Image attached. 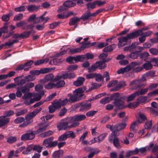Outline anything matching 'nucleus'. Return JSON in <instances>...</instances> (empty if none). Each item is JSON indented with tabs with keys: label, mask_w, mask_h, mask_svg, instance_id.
I'll use <instances>...</instances> for the list:
<instances>
[{
	"label": "nucleus",
	"mask_w": 158,
	"mask_h": 158,
	"mask_svg": "<svg viewBox=\"0 0 158 158\" xmlns=\"http://www.w3.org/2000/svg\"><path fill=\"white\" fill-rule=\"evenodd\" d=\"M116 47V45L114 44H112L108 47H105L103 51L104 52H110L112 51Z\"/></svg>",
	"instance_id": "obj_35"
},
{
	"label": "nucleus",
	"mask_w": 158,
	"mask_h": 158,
	"mask_svg": "<svg viewBox=\"0 0 158 158\" xmlns=\"http://www.w3.org/2000/svg\"><path fill=\"white\" fill-rule=\"evenodd\" d=\"M31 31H25L21 34V38L25 39L28 37L30 35Z\"/></svg>",
	"instance_id": "obj_50"
},
{
	"label": "nucleus",
	"mask_w": 158,
	"mask_h": 158,
	"mask_svg": "<svg viewBox=\"0 0 158 158\" xmlns=\"http://www.w3.org/2000/svg\"><path fill=\"white\" fill-rule=\"evenodd\" d=\"M40 6H37L34 5H28L27 6L28 11L30 12H33L38 10Z\"/></svg>",
	"instance_id": "obj_19"
},
{
	"label": "nucleus",
	"mask_w": 158,
	"mask_h": 158,
	"mask_svg": "<svg viewBox=\"0 0 158 158\" xmlns=\"http://www.w3.org/2000/svg\"><path fill=\"white\" fill-rule=\"evenodd\" d=\"M150 53L153 55H157L158 54V50L156 48H152L149 49Z\"/></svg>",
	"instance_id": "obj_61"
},
{
	"label": "nucleus",
	"mask_w": 158,
	"mask_h": 158,
	"mask_svg": "<svg viewBox=\"0 0 158 158\" xmlns=\"http://www.w3.org/2000/svg\"><path fill=\"white\" fill-rule=\"evenodd\" d=\"M140 35V34L138 30H137L135 32L128 34L126 36L128 40L137 38Z\"/></svg>",
	"instance_id": "obj_16"
},
{
	"label": "nucleus",
	"mask_w": 158,
	"mask_h": 158,
	"mask_svg": "<svg viewBox=\"0 0 158 158\" xmlns=\"http://www.w3.org/2000/svg\"><path fill=\"white\" fill-rule=\"evenodd\" d=\"M137 96H139L136 91L132 94L128 96L127 98V101L128 102L133 101L135 98Z\"/></svg>",
	"instance_id": "obj_42"
},
{
	"label": "nucleus",
	"mask_w": 158,
	"mask_h": 158,
	"mask_svg": "<svg viewBox=\"0 0 158 158\" xmlns=\"http://www.w3.org/2000/svg\"><path fill=\"white\" fill-rule=\"evenodd\" d=\"M17 140V138L15 136H11L7 138L6 142L9 143H13Z\"/></svg>",
	"instance_id": "obj_44"
},
{
	"label": "nucleus",
	"mask_w": 158,
	"mask_h": 158,
	"mask_svg": "<svg viewBox=\"0 0 158 158\" xmlns=\"http://www.w3.org/2000/svg\"><path fill=\"white\" fill-rule=\"evenodd\" d=\"M23 18V15L21 13H19L15 16L13 19L14 21H17L21 20Z\"/></svg>",
	"instance_id": "obj_48"
},
{
	"label": "nucleus",
	"mask_w": 158,
	"mask_h": 158,
	"mask_svg": "<svg viewBox=\"0 0 158 158\" xmlns=\"http://www.w3.org/2000/svg\"><path fill=\"white\" fill-rule=\"evenodd\" d=\"M84 150L87 152H90L88 156V158H92L95 154H98L100 152V151L97 148H94L89 147H85Z\"/></svg>",
	"instance_id": "obj_5"
},
{
	"label": "nucleus",
	"mask_w": 158,
	"mask_h": 158,
	"mask_svg": "<svg viewBox=\"0 0 158 158\" xmlns=\"http://www.w3.org/2000/svg\"><path fill=\"white\" fill-rule=\"evenodd\" d=\"M35 137V134L31 130H28L26 133L23 134L21 136V139L23 141L32 140Z\"/></svg>",
	"instance_id": "obj_4"
},
{
	"label": "nucleus",
	"mask_w": 158,
	"mask_h": 158,
	"mask_svg": "<svg viewBox=\"0 0 158 158\" xmlns=\"http://www.w3.org/2000/svg\"><path fill=\"white\" fill-rule=\"evenodd\" d=\"M90 16H91L90 13L89 11H88L81 16V19H82L83 20H85L88 19Z\"/></svg>",
	"instance_id": "obj_51"
},
{
	"label": "nucleus",
	"mask_w": 158,
	"mask_h": 158,
	"mask_svg": "<svg viewBox=\"0 0 158 158\" xmlns=\"http://www.w3.org/2000/svg\"><path fill=\"white\" fill-rule=\"evenodd\" d=\"M110 98V101L114 100V101H116L119 99H122L123 98L122 97H120L119 94L118 93L111 95Z\"/></svg>",
	"instance_id": "obj_29"
},
{
	"label": "nucleus",
	"mask_w": 158,
	"mask_h": 158,
	"mask_svg": "<svg viewBox=\"0 0 158 158\" xmlns=\"http://www.w3.org/2000/svg\"><path fill=\"white\" fill-rule=\"evenodd\" d=\"M85 59V55H79L75 57V63H77L79 61L83 62Z\"/></svg>",
	"instance_id": "obj_41"
},
{
	"label": "nucleus",
	"mask_w": 158,
	"mask_h": 158,
	"mask_svg": "<svg viewBox=\"0 0 158 158\" xmlns=\"http://www.w3.org/2000/svg\"><path fill=\"white\" fill-rule=\"evenodd\" d=\"M53 77L54 76L52 74H47L45 76L42 80H40V82L43 84L44 83L49 81H54Z\"/></svg>",
	"instance_id": "obj_10"
},
{
	"label": "nucleus",
	"mask_w": 158,
	"mask_h": 158,
	"mask_svg": "<svg viewBox=\"0 0 158 158\" xmlns=\"http://www.w3.org/2000/svg\"><path fill=\"white\" fill-rule=\"evenodd\" d=\"M70 117L67 118L62 120L57 125V127L59 131L61 130H68L70 128L78 126L79 123L75 122L73 123L70 121Z\"/></svg>",
	"instance_id": "obj_1"
},
{
	"label": "nucleus",
	"mask_w": 158,
	"mask_h": 158,
	"mask_svg": "<svg viewBox=\"0 0 158 158\" xmlns=\"http://www.w3.org/2000/svg\"><path fill=\"white\" fill-rule=\"evenodd\" d=\"M75 5V3H73L70 0L66 1L64 2L63 4V6L66 8L73 6Z\"/></svg>",
	"instance_id": "obj_23"
},
{
	"label": "nucleus",
	"mask_w": 158,
	"mask_h": 158,
	"mask_svg": "<svg viewBox=\"0 0 158 158\" xmlns=\"http://www.w3.org/2000/svg\"><path fill=\"white\" fill-rule=\"evenodd\" d=\"M34 84L32 82H29L26 83L24 86L19 87L17 88L16 95L17 97H20L22 95V93L29 92L30 89L33 87Z\"/></svg>",
	"instance_id": "obj_2"
},
{
	"label": "nucleus",
	"mask_w": 158,
	"mask_h": 158,
	"mask_svg": "<svg viewBox=\"0 0 158 158\" xmlns=\"http://www.w3.org/2000/svg\"><path fill=\"white\" fill-rule=\"evenodd\" d=\"M138 154V148H136L135 150L130 151L127 152L126 153V155L125 156L127 157H129L131 156L137 155Z\"/></svg>",
	"instance_id": "obj_32"
},
{
	"label": "nucleus",
	"mask_w": 158,
	"mask_h": 158,
	"mask_svg": "<svg viewBox=\"0 0 158 158\" xmlns=\"http://www.w3.org/2000/svg\"><path fill=\"white\" fill-rule=\"evenodd\" d=\"M48 126V125H45L43 123H41L39 124L36 127L38 129L36 131H35V133L38 134L40 132L45 131Z\"/></svg>",
	"instance_id": "obj_12"
},
{
	"label": "nucleus",
	"mask_w": 158,
	"mask_h": 158,
	"mask_svg": "<svg viewBox=\"0 0 158 158\" xmlns=\"http://www.w3.org/2000/svg\"><path fill=\"white\" fill-rule=\"evenodd\" d=\"M139 117L137 120V121L139 123H142L147 120L146 116L143 114L139 113Z\"/></svg>",
	"instance_id": "obj_34"
},
{
	"label": "nucleus",
	"mask_w": 158,
	"mask_h": 158,
	"mask_svg": "<svg viewBox=\"0 0 158 158\" xmlns=\"http://www.w3.org/2000/svg\"><path fill=\"white\" fill-rule=\"evenodd\" d=\"M110 101V98L107 97L102 99L100 101V102L102 104H106L109 103Z\"/></svg>",
	"instance_id": "obj_58"
},
{
	"label": "nucleus",
	"mask_w": 158,
	"mask_h": 158,
	"mask_svg": "<svg viewBox=\"0 0 158 158\" xmlns=\"http://www.w3.org/2000/svg\"><path fill=\"white\" fill-rule=\"evenodd\" d=\"M33 151H36L39 153L41 152L43 147L39 145H33Z\"/></svg>",
	"instance_id": "obj_57"
},
{
	"label": "nucleus",
	"mask_w": 158,
	"mask_h": 158,
	"mask_svg": "<svg viewBox=\"0 0 158 158\" xmlns=\"http://www.w3.org/2000/svg\"><path fill=\"white\" fill-rule=\"evenodd\" d=\"M98 68L97 65V63L96 62L94 64H92L90 67L88 69L89 72H93L96 70L97 68Z\"/></svg>",
	"instance_id": "obj_45"
},
{
	"label": "nucleus",
	"mask_w": 158,
	"mask_h": 158,
	"mask_svg": "<svg viewBox=\"0 0 158 158\" xmlns=\"http://www.w3.org/2000/svg\"><path fill=\"white\" fill-rule=\"evenodd\" d=\"M80 20L81 18H78L77 17L75 16L73 17L70 19L69 25L70 26L73 25Z\"/></svg>",
	"instance_id": "obj_25"
},
{
	"label": "nucleus",
	"mask_w": 158,
	"mask_h": 158,
	"mask_svg": "<svg viewBox=\"0 0 158 158\" xmlns=\"http://www.w3.org/2000/svg\"><path fill=\"white\" fill-rule=\"evenodd\" d=\"M24 120L25 119L23 117H19L15 119L14 121V123L15 124H19L24 122Z\"/></svg>",
	"instance_id": "obj_55"
},
{
	"label": "nucleus",
	"mask_w": 158,
	"mask_h": 158,
	"mask_svg": "<svg viewBox=\"0 0 158 158\" xmlns=\"http://www.w3.org/2000/svg\"><path fill=\"white\" fill-rule=\"evenodd\" d=\"M128 56L132 59H136L139 56V53L137 52H132Z\"/></svg>",
	"instance_id": "obj_46"
},
{
	"label": "nucleus",
	"mask_w": 158,
	"mask_h": 158,
	"mask_svg": "<svg viewBox=\"0 0 158 158\" xmlns=\"http://www.w3.org/2000/svg\"><path fill=\"white\" fill-rule=\"evenodd\" d=\"M14 113V111L11 110L6 111L3 113V116L6 118H7V117H10Z\"/></svg>",
	"instance_id": "obj_56"
},
{
	"label": "nucleus",
	"mask_w": 158,
	"mask_h": 158,
	"mask_svg": "<svg viewBox=\"0 0 158 158\" xmlns=\"http://www.w3.org/2000/svg\"><path fill=\"white\" fill-rule=\"evenodd\" d=\"M81 43L82 44V45L80 47L81 51L85 48H88L90 46H93L95 44V42L91 43L90 42H88V43H84V42H82Z\"/></svg>",
	"instance_id": "obj_20"
},
{
	"label": "nucleus",
	"mask_w": 158,
	"mask_h": 158,
	"mask_svg": "<svg viewBox=\"0 0 158 158\" xmlns=\"http://www.w3.org/2000/svg\"><path fill=\"white\" fill-rule=\"evenodd\" d=\"M27 23L25 21H22L16 23V26L17 27H22V29H23V27H24L26 25Z\"/></svg>",
	"instance_id": "obj_62"
},
{
	"label": "nucleus",
	"mask_w": 158,
	"mask_h": 158,
	"mask_svg": "<svg viewBox=\"0 0 158 158\" xmlns=\"http://www.w3.org/2000/svg\"><path fill=\"white\" fill-rule=\"evenodd\" d=\"M44 88L46 89H51L56 87L55 84L52 83H49L44 86Z\"/></svg>",
	"instance_id": "obj_60"
},
{
	"label": "nucleus",
	"mask_w": 158,
	"mask_h": 158,
	"mask_svg": "<svg viewBox=\"0 0 158 158\" xmlns=\"http://www.w3.org/2000/svg\"><path fill=\"white\" fill-rule=\"evenodd\" d=\"M68 96L69 97V102L71 103H73L78 101L74 94H73V95L71 94H68Z\"/></svg>",
	"instance_id": "obj_37"
},
{
	"label": "nucleus",
	"mask_w": 158,
	"mask_h": 158,
	"mask_svg": "<svg viewBox=\"0 0 158 158\" xmlns=\"http://www.w3.org/2000/svg\"><path fill=\"white\" fill-rule=\"evenodd\" d=\"M23 76H18L14 78V80L17 85H22L26 83L24 78H22Z\"/></svg>",
	"instance_id": "obj_13"
},
{
	"label": "nucleus",
	"mask_w": 158,
	"mask_h": 158,
	"mask_svg": "<svg viewBox=\"0 0 158 158\" xmlns=\"http://www.w3.org/2000/svg\"><path fill=\"white\" fill-rule=\"evenodd\" d=\"M33 151V145H30L26 148L25 151H24L23 152L24 154H28L31 152Z\"/></svg>",
	"instance_id": "obj_43"
},
{
	"label": "nucleus",
	"mask_w": 158,
	"mask_h": 158,
	"mask_svg": "<svg viewBox=\"0 0 158 158\" xmlns=\"http://www.w3.org/2000/svg\"><path fill=\"white\" fill-rule=\"evenodd\" d=\"M64 133L67 138L70 137L74 138L75 137L74 133L72 131H69L66 132Z\"/></svg>",
	"instance_id": "obj_47"
},
{
	"label": "nucleus",
	"mask_w": 158,
	"mask_h": 158,
	"mask_svg": "<svg viewBox=\"0 0 158 158\" xmlns=\"http://www.w3.org/2000/svg\"><path fill=\"white\" fill-rule=\"evenodd\" d=\"M139 105V103L138 102H131L129 104L127 107L131 109H134L137 107Z\"/></svg>",
	"instance_id": "obj_52"
},
{
	"label": "nucleus",
	"mask_w": 158,
	"mask_h": 158,
	"mask_svg": "<svg viewBox=\"0 0 158 158\" xmlns=\"http://www.w3.org/2000/svg\"><path fill=\"white\" fill-rule=\"evenodd\" d=\"M118 39L119 40L118 45L120 46H123L125 45L128 40L127 36L118 38Z\"/></svg>",
	"instance_id": "obj_17"
},
{
	"label": "nucleus",
	"mask_w": 158,
	"mask_h": 158,
	"mask_svg": "<svg viewBox=\"0 0 158 158\" xmlns=\"http://www.w3.org/2000/svg\"><path fill=\"white\" fill-rule=\"evenodd\" d=\"M126 85V84L124 81H121L116 86L114 89H113V90L111 89V91L118 90L121 88L124 87Z\"/></svg>",
	"instance_id": "obj_24"
},
{
	"label": "nucleus",
	"mask_w": 158,
	"mask_h": 158,
	"mask_svg": "<svg viewBox=\"0 0 158 158\" xmlns=\"http://www.w3.org/2000/svg\"><path fill=\"white\" fill-rule=\"evenodd\" d=\"M137 45L136 43H132L130 45L125 47L124 48V51H131L136 47Z\"/></svg>",
	"instance_id": "obj_33"
},
{
	"label": "nucleus",
	"mask_w": 158,
	"mask_h": 158,
	"mask_svg": "<svg viewBox=\"0 0 158 158\" xmlns=\"http://www.w3.org/2000/svg\"><path fill=\"white\" fill-rule=\"evenodd\" d=\"M25 6H21L14 9V11L16 12H23L26 10Z\"/></svg>",
	"instance_id": "obj_49"
},
{
	"label": "nucleus",
	"mask_w": 158,
	"mask_h": 158,
	"mask_svg": "<svg viewBox=\"0 0 158 158\" xmlns=\"http://www.w3.org/2000/svg\"><path fill=\"white\" fill-rule=\"evenodd\" d=\"M64 75V72L62 71L60 73L55 77L54 79V81H57L60 80L61 79H65Z\"/></svg>",
	"instance_id": "obj_31"
},
{
	"label": "nucleus",
	"mask_w": 158,
	"mask_h": 158,
	"mask_svg": "<svg viewBox=\"0 0 158 158\" xmlns=\"http://www.w3.org/2000/svg\"><path fill=\"white\" fill-rule=\"evenodd\" d=\"M42 110L41 108H37L35 109L32 112L28 114L25 116V118L27 122H31L32 123L33 120L32 119L40 111Z\"/></svg>",
	"instance_id": "obj_6"
},
{
	"label": "nucleus",
	"mask_w": 158,
	"mask_h": 158,
	"mask_svg": "<svg viewBox=\"0 0 158 158\" xmlns=\"http://www.w3.org/2000/svg\"><path fill=\"white\" fill-rule=\"evenodd\" d=\"M85 87L79 88L75 89L73 92V94L78 101L81 100L83 96V93L85 90Z\"/></svg>",
	"instance_id": "obj_7"
},
{
	"label": "nucleus",
	"mask_w": 158,
	"mask_h": 158,
	"mask_svg": "<svg viewBox=\"0 0 158 158\" xmlns=\"http://www.w3.org/2000/svg\"><path fill=\"white\" fill-rule=\"evenodd\" d=\"M53 133V132L51 131H47L41 134L42 137L45 138L49 136L52 135Z\"/></svg>",
	"instance_id": "obj_59"
},
{
	"label": "nucleus",
	"mask_w": 158,
	"mask_h": 158,
	"mask_svg": "<svg viewBox=\"0 0 158 158\" xmlns=\"http://www.w3.org/2000/svg\"><path fill=\"white\" fill-rule=\"evenodd\" d=\"M130 85H134L135 87V89L140 88L142 86L140 80H135L131 82Z\"/></svg>",
	"instance_id": "obj_15"
},
{
	"label": "nucleus",
	"mask_w": 158,
	"mask_h": 158,
	"mask_svg": "<svg viewBox=\"0 0 158 158\" xmlns=\"http://www.w3.org/2000/svg\"><path fill=\"white\" fill-rule=\"evenodd\" d=\"M27 110L26 109L22 110L20 111H18L15 113L16 116H19L23 115L27 112Z\"/></svg>",
	"instance_id": "obj_54"
},
{
	"label": "nucleus",
	"mask_w": 158,
	"mask_h": 158,
	"mask_svg": "<svg viewBox=\"0 0 158 158\" xmlns=\"http://www.w3.org/2000/svg\"><path fill=\"white\" fill-rule=\"evenodd\" d=\"M96 62L98 67L100 69H103L106 67L105 64L106 60L98 61Z\"/></svg>",
	"instance_id": "obj_30"
},
{
	"label": "nucleus",
	"mask_w": 158,
	"mask_h": 158,
	"mask_svg": "<svg viewBox=\"0 0 158 158\" xmlns=\"http://www.w3.org/2000/svg\"><path fill=\"white\" fill-rule=\"evenodd\" d=\"M94 77L95 78L96 81L98 82L101 81L103 79L102 76L99 73L96 74L95 73V76Z\"/></svg>",
	"instance_id": "obj_64"
},
{
	"label": "nucleus",
	"mask_w": 158,
	"mask_h": 158,
	"mask_svg": "<svg viewBox=\"0 0 158 158\" xmlns=\"http://www.w3.org/2000/svg\"><path fill=\"white\" fill-rule=\"evenodd\" d=\"M81 51L80 48L70 49L69 52L70 54H73L77 52H80Z\"/></svg>",
	"instance_id": "obj_63"
},
{
	"label": "nucleus",
	"mask_w": 158,
	"mask_h": 158,
	"mask_svg": "<svg viewBox=\"0 0 158 158\" xmlns=\"http://www.w3.org/2000/svg\"><path fill=\"white\" fill-rule=\"evenodd\" d=\"M143 68L146 70H149L151 69L152 67V65L150 62H146L143 65Z\"/></svg>",
	"instance_id": "obj_39"
},
{
	"label": "nucleus",
	"mask_w": 158,
	"mask_h": 158,
	"mask_svg": "<svg viewBox=\"0 0 158 158\" xmlns=\"http://www.w3.org/2000/svg\"><path fill=\"white\" fill-rule=\"evenodd\" d=\"M10 118L3 115L0 116V127L5 126L10 122Z\"/></svg>",
	"instance_id": "obj_11"
},
{
	"label": "nucleus",
	"mask_w": 158,
	"mask_h": 158,
	"mask_svg": "<svg viewBox=\"0 0 158 158\" xmlns=\"http://www.w3.org/2000/svg\"><path fill=\"white\" fill-rule=\"evenodd\" d=\"M116 148H119L121 147L119 143V140L118 138L115 137L114 138L113 141L112 142Z\"/></svg>",
	"instance_id": "obj_36"
},
{
	"label": "nucleus",
	"mask_w": 158,
	"mask_h": 158,
	"mask_svg": "<svg viewBox=\"0 0 158 158\" xmlns=\"http://www.w3.org/2000/svg\"><path fill=\"white\" fill-rule=\"evenodd\" d=\"M65 84V81L64 80H59L55 84V86L57 88L63 87Z\"/></svg>",
	"instance_id": "obj_40"
},
{
	"label": "nucleus",
	"mask_w": 158,
	"mask_h": 158,
	"mask_svg": "<svg viewBox=\"0 0 158 158\" xmlns=\"http://www.w3.org/2000/svg\"><path fill=\"white\" fill-rule=\"evenodd\" d=\"M77 107L80 106L79 110L81 111H86L91 107V104L90 103L86 102L83 103H79L76 105Z\"/></svg>",
	"instance_id": "obj_9"
},
{
	"label": "nucleus",
	"mask_w": 158,
	"mask_h": 158,
	"mask_svg": "<svg viewBox=\"0 0 158 158\" xmlns=\"http://www.w3.org/2000/svg\"><path fill=\"white\" fill-rule=\"evenodd\" d=\"M70 121H72L73 123L75 122H78V121H82L86 118V116L84 114L76 115L73 117H70Z\"/></svg>",
	"instance_id": "obj_8"
},
{
	"label": "nucleus",
	"mask_w": 158,
	"mask_h": 158,
	"mask_svg": "<svg viewBox=\"0 0 158 158\" xmlns=\"http://www.w3.org/2000/svg\"><path fill=\"white\" fill-rule=\"evenodd\" d=\"M44 91H41L40 92V93L39 94L38 96L36 97H35L33 99H31L30 100L31 102L28 103V104H29L31 103H32L35 101H39L41 99L42 96L44 95Z\"/></svg>",
	"instance_id": "obj_22"
},
{
	"label": "nucleus",
	"mask_w": 158,
	"mask_h": 158,
	"mask_svg": "<svg viewBox=\"0 0 158 158\" xmlns=\"http://www.w3.org/2000/svg\"><path fill=\"white\" fill-rule=\"evenodd\" d=\"M149 89L148 88H145L143 89H141L140 91H136L138 96L140 95H143L146 93Z\"/></svg>",
	"instance_id": "obj_53"
},
{
	"label": "nucleus",
	"mask_w": 158,
	"mask_h": 158,
	"mask_svg": "<svg viewBox=\"0 0 158 158\" xmlns=\"http://www.w3.org/2000/svg\"><path fill=\"white\" fill-rule=\"evenodd\" d=\"M131 68L130 66H127L124 68H121L117 71V73L119 74L128 72L131 70Z\"/></svg>",
	"instance_id": "obj_21"
},
{
	"label": "nucleus",
	"mask_w": 158,
	"mask_h": 158,
	"mask_svg": "<svg viewBox=\"0 0 158 158\" xmlns=\"http://www.w3.org/2000/svg\"><path fill=\"white\" fill-rule=\"evenodd\" d=\"M121 99H119L116 101H114L113 102V103L117 107L122 108L124 105V102L121 100Z\"/></svg>",
	"instance_id": "obj_27"
},
{
	"label": "nucleus",
	"mask_w": 158,
	"mask_h": 158,
	"mask_svg": "<svg viewBox=\"0 0 158 158\" xmlns=\"http://www.w3.org/2000/svg\"><path fill=\"white\" fill-rule=\"evenodd\" d=\"M64 77L65 79H73L76 77V75L74 73L69 72L68 73L66 72H64Z\"/></svg>",
	"instance_id": "obj_28"
},
{
	"label": "nucleus",
	"mask_w": 158,
	"mask_h": 158,
	"mask_svg": "<svg viewBox=\"0 0 158 158\" xmlns=\"http://www.w3.org/2000/svg\"><path fill=\"white\" fill-rule=\"evenodd\" d=\"M54 137H51L44 139L42 145L45 148L49 149L56 146L58 143L57 141H53Z\"/></svg>",
	"instance_id": "obj_3"
},
{
	"label": "nucleus",
	"mask_w": 158,
	"mask_h": 158,
	"mask_svg": "<svg viewBox=\"0 0 158 158\" xmlns=\"http://www.w3.org/2000/svg\"><path fill=\"white\" fill-rule=\"evenodd\" d=\"M150 99L147 96H142L139 97L137 100L138 103H143L150 101Z\"/></svg>",
	"instance_id": "obj_26"
},
{
	"label": "nucleus",
	"mask_w": 158,
	"mask_h": 158,
	"mask_svg": "<svg viewBox=\"0 0 158 158\" xmlns=\"http://www.w3.org/2000/svg\"><path fill=\"white\" fill-rule=\"evenodd\" d=\"M85 81V78L82 77H79L77 80L73 82V84L76 86L79 87L82 85Z\"/></svg>",
	"instance_id": "obj_14"
},
{
	"label": "nucleus",
	"mask_w": 158,
	"mask_h": 158,
	"mask_svg": "<svg viewBox=\"0 0 158 158\" xmlns=\"http://www.w3.org/2000/svg\"><path fill=\"white\" fill-rule=\"evenodd\" d=\"M18 41L17 40H10L8 41L5 43L4 44H2L3 46H8L10 47L12 46L14 44L18 42Z\"/></svg>",
	"instance_id": "obj_38"
},
{
	"label": "nucleus",
	"mask_w": 158,
	"mask_h": 158,
	"mask_svg": "<svg viewBox=\"0 0 158 158\" xmlns=\"http://www.w3.org/2000/svg\"><path fill=\"white\" fill-rule=\"evenodd\" d=\"M64 152L62 150H60L54 152L52 156L53 158H59L62 156Z\"/></svg>",
	"instance_id": "obj_18"
}]
</instances>
